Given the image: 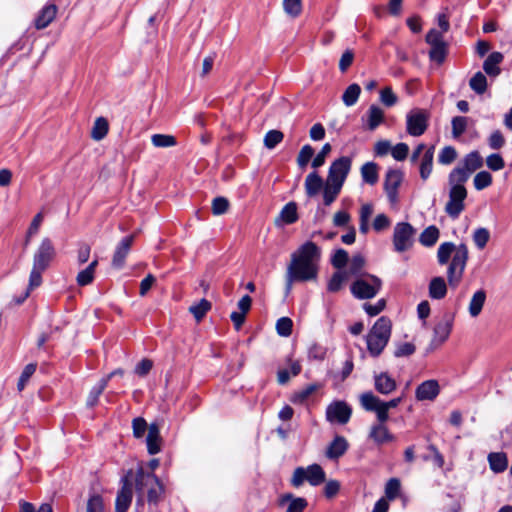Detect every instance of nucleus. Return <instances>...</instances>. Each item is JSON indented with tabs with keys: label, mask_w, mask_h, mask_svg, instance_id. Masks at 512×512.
Here are the masks:
<instances>
[{
	"label": "nucleus",
	"mask_w": 512,
	"mask_h": 512,
	"mask_svg": "<svg viewBox=\"0 0 512 512\" xmlns=\"http://www.w3.org/2000/svg\"><path fill=\"white\" fill-rule=\"evenodd\" d=\"M453 316L445 314L442 319L435 325L433 331L432 343L442 345L448 338L453 327Z\"/></svg>",
	"instance_id": "f3484780"
},
{
	"label": "nucleus",
	"mask_w": 512,
	"mask_h": 512,
	"mask_svg": "<svg viewBox=\"0 0 512 512\" xmlns=\"http://www.w3.org/2000/svg\"><path fill=\"white\" fill-rule=\"evenodd\" d=\"M439 236V229L436 226L431 225L422 231L419 236V242L425 247H432L438 241Z\"/></svg>",
	"instance_id": "f704fd0d"
},
{
	"label": "nucleus",
	"mask_w": 512,
	"mask_h": 512,
	"mask_svg": "<svg viewBox=\"0 0 512 512\" xmlns=\"http://www.w3.org/2000/svg\"><path fill=\"white\" fill-rule=\"evenodd\" d=\"M386 422L378 421L371 426L369 438L378 446L395 441V436L389 431Z\"/></svg>",
	"instance_id": "a211bd4d"
},
{
	"label": "nucleus",
	"mask_w": 512,
	"mask_h": 512,
	"mask_svg": "<svg viewBox=\"0 0 512 512\" xmlns=\"http://www.w3.org/2000/svg\"><path fill=\"white\" fill-rule=\"evenodd\" d=\"M473 183L476 190H483L491 185L492 176L487 171H480L475 175Z\"/></svg>",
	"instance_id": "8fccbe9b"
},
{
	"label": "nucleus",
	"mask_w": 512,
	"mask_h": 512,
	"mask_svg": "<svg viewBox=\"0 0 512 512\" xmlns=\"http://www.w3.org/2000/svg\"><path fill=\"white\" fill-rule=\"evenodd\" d=\"M20 512H53V508L48 503H43L36 511L34 505L27 501L20 502Z\"/></svg>",
	"instance_id": "69168bd1"
},
{
	"label": "nucleus",
	"mask_w": 512,
	"mask_h": 512,
	"mask_svg": "<svg viewBox=\"0 0 512 512\" xmlns=\"http://www.w3.org/2000/svg\"><path fill=\"white\" fill-rule=\"evenodd\" d=\"M298 220L297 204L295 202L287 203L275 219V225L280 227L283 225L293 224Z\"/></svg>",
	"instance_id": "5701e85b"
},
{
	"label": "nucleus",
	"mask_w": 512,
	"mask_h": 512,
	"mask_svg": "<svg viewBox=\"0 0 512 512\" xmlns=\"http://www.w3.org/2000/svg\"><path fill=\"white\" fill-rule=\"evenodd\" d=\"M415 233V228L408 222L397 223L393 232L395 251L402 253L409 250L413 246Z\"/></svg>",
	"instance_id": "9b49d317"
},
{
	"label": "nucleus",
	"mask_w": 512,
	"mask_h": 512,
	"mask_svg": "<svg viewBox=\"0 0 512 512\" xmlns=\"http://www.w3.org/2000/svg\"><path fill=\"white\" fill-rule=\"evenodd\" d=\"M342 188L337 186H333L331 184L325 183L323 190V203L325 206H330L340 194Z\"/></svg>",
	"instance_id": "49530a36"
},
{
	"label": "nucleus",
	"mask_w": 512,
	"mask_h": 512,
	"mask_svg": "<svg viewBox=\"0 0 512 512\" xmlns=\"http://www.w3.org/2000/svg\"><path fill=\"white\" fill-rule=\"evenodd\" d=\"M380 100L385 106L392 107L398 102V97L391 87H385L380 91Z\"/></svg>",
	"instance_id": "680f3d73"
},
{
	"label": "nucleus",
	"mask_w": 512,
	"mask_h": 512,
	"mask_svg": "<svg viewBox=\"0 0 512 512\" xmlns=\"http://www.w3.org/2000/svg\"><path fill=\"white\" fill-rule=\"evenodd\" d=\"M352 415L351 407L344 401H333L326 408V419L331 423L344 425Z\"/></svg>",
	"instance_id": "f8f14e48"
},
{
	"label": "nucleus",
	"mask_w": 512,
	"mask_h": 512,
	"mask_svg": "<svg viewBox=\"0 0 512 512\" xmlns=\"http://www.w3.org/2000/svg\"><path fill=\"white\" fill-rule=\"evenodd\" d=\"M349 261L348 252L342 248L337 249L331 258V264L336 269H342Z\"/></svg>",
	"instance_id": "4d7b16f0"
},
{
	"label": "nucleus",
	"mask_w": 512,
	"mask_h": 512,
	"mask_svg": "<svg viewBox=\"0 0 512 512\" xmlns=\"http://www.w3.org/2000/svg\"><path fill=\"white\" fill-rule=\"evenodd\" d=\"M349 444L345 437L337 435L328 445L325 455L330 460H337L348 450Z\"/></svg>",
	"instance_id": "4be33fe9"
},
{
	"label": "nucleus",
	"mask_w": 512,
	"mask_h": 512,
	"mask_svg": "<svg viewBox=\"0 0 512 512\" xmlns=\"http://www.w3.org/2000/svg\"><path fill=\"white\" fill-rule=\"evenodd\" d=\"M332 147L329 143H326L322 146L320 152L315 156V158L312 161V167L317 169L324 165L325 159L327 155L331 152Z\"/></svg>",
	"instance_id": "0e129e2a"
},
{
	"label": "nucleus",
	"mask_w": 512,
	"mask_h": 512,
	"mask_svg": "<svg viewBox=\"0 0 512 512\" xmlns=\"http://www.w3.org/2000/svg\"><path fill=\"white\" fill-rule=\"evenodd\" d=\"M283 9L286 14L295 18L299 16L302 11L301 0H283Z\"/></svg>",
	"instance_id": "6e6d98bb"
},
{
	"label": "nucleus",
	"mask_w": 512,
	"mask_h": 512,
	"mask_svg": "<svg viewBox=\"0 0 512 512\" xmlns=\"http://www.w3.org/2000/svg\"><path fill=\"white\" fill-rule=\"evenodd\" d=\"M289 502L286 512H303L307 506V501L304 498H294L292 494H284L280 498V504L284 505Z\"/></svg>",
	"instance_id": "2f4dec72"
},
{
	"label": "nucleus",
	"mask_w": 512,
	"mask_h": 512,
	"mask_svg": "<svg viewBox=\"0 0 512 512\" xmlns=\"http://www.w3.org/2000/svg\"><path fill=\"white\" fill-rule=\"evenodd\" d=\"M124 375H125L124 369H116V370L110 372L107 375V377L100 379L99 382L96 385H94L92 387V389L90 390V392L87 396L86 405L88 407H94L95 405H97L100 395L103 393V391L107 387L108 381L113 380L116 377L123 378Z\"/></svg>",
	"instance_id": "4468645a"
},
{
	"label": "nucleus",
	"mask_w": 512,
	"mask_h": 512,
	"mask_svg": "<svg viewBox=\"0 0 512 512\" xmlns=\"http://www.w3.org/2000/svg\"><path fill=\"white\" fill-rule=\"evenodd\" d=\"M360 93L361 87L358 84L349 85L342 95L343 103L348 107L353 106L358 101Z\"/></svg>",
	"instance_id": "58836bf2"
},
{
	"label": "nucleus",
	"mask_w": 512,
	"mask_h": 512,
	"mask_svg": "<svg viewBox=\"0 0 512 512\" xmlns=\"http://www.w3.org/2000/svg\"><path fill=\"white\" fill-rule=\"evenodd\" d=\"M86 512H105L103 497L99 494L91 495L87 501Z\"/></svg>",
	"instance_id": "de8ad7c7"
},
{
	"label": "nucleus",
	"mask_w": 512,
	"mask_h": 512,
	"mask_svg": "<svg viewBox=\"0 0 512 512\" xmlns=\"http://www.w3.org/2000/svg\"><path fill=\"white\" fill-rule=\"evenodd\" d=\"M151 142L155 147L168 148L176 145V138L168 134H154L151 137Z\"/></svg>",
	"instance_id": "79ce46f5"
},
{
	"label": "nucleus",
	"mask_w": 512,
	"mask_h": 512,
	"mask_svg": "<svg viewBox=\"0 0 512 512\" xmlns=\"http://www.w3.org/2000/svg\"><path fill=\"white\" fill-rule=\"evenodd\" d=\"M291 258L301 262L317 265V262L320 259V249L314 242L307 241L297 250V252L292 254Z\"/></svg>",
	"instance_id": "dca6fc26"
},
{
	"label": "nucleus",
	"mask_w": 512,
	"mask_h": 512,
	"mask_svg": "<svg viewBox=\"0 0 512 512\" xmlns=\"http://www.w3.org/2000/svg\"><path fill=\"white\" fill-rule=\"evenodd\" d=\"M314 155V149L310 145H304L298 156H297V164L300 168H304L310 162L311 158Z\"/></svg>",
	"instance_id": "13d9d810"
},
{
	"label": "nucleus",
	"mask_w": 512,
	"mask_h": 512,
	"mask_svg": "<svg viewBox=\"0 0 512 512\" xmlns=\"http://www.w3.org/2000/svg\"><path fill=\"white\" fill-rule=\"evenodd\" d=\"M409 153V146L406 143H398L391 148V154L397 161H403L407 158Z\"/></svg>",
	"instance_id": "338daca9"
},
{
	"label": "nucleus",
	"mask_w": 512,
	"mask_h": 512,
	"mask_svg": "<svg viewBox=\"0 0 512 512\" xmlns=\"http://www.w3.org/2000/svg\"><path fill=\"white\" fill-rule=\"evenodd\" d=\"M56 257V249L48 237L42 239L33 255V265L30 271V286L39 287L42 284V274Z\"/></svg>",
	"instance_id": "f03ea898"
},
{
	"label": "nucleus",
	"mask_w": 512,
	"mask_h": 512,
	"mask_svg": "<svg viewBox=\"0 0 512 512\" xmlns=\"http://www.w3.org/2000/svg\"><path fill=\"white\" fill-rule=\"evenodd\" d=\"M293 322L289 317H281L276 322V331L282 337H288L292 333Z\"/></svg>",
	"instance_id": "864d4df0"
},
{
	"label": "nucleus",
	"mask_w": 512,
	"mask_h": 512,
	"mask_svg": "<svg viewBox=\"0 0 512 512\" xmlns=\"http://www.w3.org/2000/svg\"><path fill=\"white\" fill-rule=\"evenodd\" d=\"M384 121V111L377 105H371L367 111V128L374 131Z\"/></svg>",
	"instance_id": "7c9ffc66"
},
{
	"label": "nucleus",
	"mask_w": 512,
	"mask_h": 512,
	"mask_svg": "<svg viewBox=\"0 0 512 512\" xmlns=\"http://www.w3.org/2000/svg\"><path fill=\"white\" fill-rule=\"evenodd\" d=\"M434 149V146L426 149L420 161L419 172L424 181L430 177L433 170Z\"/></svg>",
	"instance_id": "cd10ccee"
},
{
	"label": "nucleus",
	"mask_w": 512,
	"mask_h": 512,
	"mask_svg": "<svg viewBox=\"0 0 512 512\" xmlns=\"http://www.w3.org/2000/svg\"><path fill=\"white\" fill-rule=\"evenodd\" d=\"M132 429L135 438H142L147 432L145 442L150 455H155L161 451L162 439L157 424L152 423L148 426L144 418L136 417L132 421Z\"/></svg>",
	"instance_id": "20e7f679"
},
{
	"label": "nucleus",
	"mask_w": 512,
	"mask_h": 512,
	"mask_svg": "<svg viewBox=\"0 0 512 512\" xmlns=\"http://www.w3.org/2000/svg\"><path fill=\"white\" fill-rule=\"evenodd\" d=\"M382 288V280L373 274H364V277L356 279L351 287L352 295L357 299H371L375 297Z\"/></svg>",
	"instance_id": "423d86ee"
},
{
	"label": "nucleus",
	"mask_w": 512,
	"mask_h": 512,
	"mask_svg": "<svg viewBox=\"0 0 512 512\" xmlns=\"http://www.w3.org/2000/svg\"><path fill=\"white\" fill-rule=\"evenodd\" d=\"M98 260H93L84 270H81L77 277L76 282L79 286H86L93 282Z\"/></svg>",
	"instance_id": "e433bc0d"
},
{
	"label": "nucleus",
	"mask_w": 512,
	"mask_h": 512,
	"mask_svg": "<svg viewBox=\"0 0 512 512\" xmlns=\"http://www.w3.org/2000/svg\"><path fill=\"white\" fill-rule=\"evenodd\" d=\"M429 57L431 60L442 63L447 54V44L430 45Z\"/></svg>",
	"instance_id": "5fc2aeb1"
},
{
	"label": "nucleus",
	"mask_w": 512,
	"mask_h": 512,
	"mask_svg": "<svg viewBox=\"0 0 512 512\" xmlns=\"http://www.w3.org/2000/svg\"><path fill=\"white\" fill-rule=\"evenodd\" d=\"M374 388L382 395H389L397 388V383L387 372L375 373Z\"/></svg>",
	"instance_id": "aec40b11"
},
{
	"label": "nucleus",
	"mask_w": 512,
	"mask_h": 512,
	"mask_svg": "<svg viewBox=\"0 0 512 512\" xmlns=\"http://www.w3.org/2000/svg\"><path fill=\"white\" fill-rule=\"evenodd\" d=\"M109 131V123L105 117H98L94 121L92 130H91V138L95 141H100L104 139Z\"/></svg>",
	"instance_id": "72a5a7b5"
},
{
	"label": "nucleus",
	"mask_w": 512,
	"mask_h": 512,
	"mask_svg": "<svg viewBox=\"0 0 512 512\" xmlns=\"http://www.w3.org/2000/svg\"><path fill=\"white\" fill-rule=\"evenodd\" d=\"M391 329L392 322L388 317L382 316L377 319L366 337L367 349L371 356L378 357L383 352L389 342Z\"/></svg>",
	"instance_id": "7ed1b4c3"
},
{
	"label": "nucleus",
	"mask_w": 512,
	"mask_h": 512,
	"mask_svg": "<svg viewBox=\"0 0 512 512\" xmlns=\"http://www.w3.org/2000/svg\"><path fill=\"white\" fill-rule=\"evenodd\" d=\"M36 368H37V364L36 363H29V364H27L24 367V369H23V371H22V373H21V375H20V377L18 379V383H17L18 391L21 392L22 390H24V388H25L26 384L28 383L29 379L35 373Z\"/></svg>",
	"instance_id": "a18cd8bd"
},
{
	"label": "nucleus",
	"mask_w": 512,
	"mask_h": 512,
	"mask_svg": "<svg viewBox=\"0 0 512 512\" xmlns=\"http://www.w3.org/2000/svg\"><path fill=\"white\" fill-rule=\"evenodd\" d=\"M318 389V385L310 384L306 386L304 389L298 391L293 396V401L298 403H303L305 400L309 398L316 390Z\"/></svg>",
	"instance_id": "e2e57ef3"
},
{
	"label": "nucleus",
	"mask_w": 512,
	"mask_h": 512,
	"mask_svg": "<svg viewBox=\"0 0 512 512\" xmlns=\"http://www.w3.org/2000/svg\"><path fill=\"white\" fill-rule=\"evenodd\" d=\"M451 186L449 191V200L445 205V212L453 219H457L465 209L464 200L467 197V190L464 187L465 182H453L449 177Z\"/></svg>",
	"instance_id": "0eeeda50"
},
{
	"label": "nucleus",
	"mask_w": 512,
	"mask_h": 512,
	"mask_svg": "<svg viewBox=\"0 0 512 512\" xmlns=\"http://www.w3.org/2000/svg\"><path fill=\"white\" fill-rule=\"evenodd\" d=\"M210 309L211 303L206 299H201L197 304L190 306L189 311L197 321H200Z\"/></svg>",
	"instance_id": "c03bdc74"
},
{
	"label": "nucleus",
	"mask_w": 512,
	"mask_h": 512,
	"mask_svg": "<svg viewBox=\"0 0 512 512\" xmlns=\"http://www.w3.org/2000/svg\"><path fill=\"white\" fill-rule=\"evenodd\" d=\"M490 469L495 473H501L508 467V459L503 452H492L488 455Z\"/></svg>",
	"instance_id": "c756f323"
},
{
	"label": "nucleus",
	"mask_w": 512,
	"mask_h": 512,
	"mask_svg": "<svg viewBox=\"0 0 512 512\" xmlns=\"http://www.w3.org/2000/svg\"><path fill=\"white\" fill-rule=\"evenodd\" d=\"M351 166L352 158L349 156H342L334 160L329 167L325 183L342 188L351 170Z\"/></svg>",
	"instance_id": "9d476101"
},
{
	"label": "nucleus",
	"mask_w": 512,
	"mask_h": 512,
	"mask_svg": "<svg viewBox=\"0 0 512 512\" xmlns=\"http://www.w3.org/2000/svg\"><path fill=\"white\" fill-rule=\"evenodd\" d=\"M283 137L284 135L281 131L270 130L264 137V145L268 149H273L283 140Z\"/></svg>",
	"instance_id": "3c124183"
},
{
	"label": "nucleus",
	"mask_w": 512,
	"mask_h": 512,
	"mask_svg": "<svg viewBox=\"0 0 512 512\" xmlns=\"http://www.w3.org/2000/svg\"><path fill=\"white\" fill-rule=\"evenodd\" d=\"M429 297L435 300L443 299L447 294V284L443 277L437 276L430 280L428 286Z\"/></svg>",
	"instance_id": "bb28decb"
},
{
	"label": "nucleus",
	"mask_w": 512,
	"mask_h": 512,
	"mask_svg": "<svg viewBox=\"0 0 512 512\" xmlns=\"http://www.w3.org/2000/svg\"><path fill=\"white\" fill-rule=\"evenodd\" d=\"M503 55L500 52H492L484 61L483 69L490 76L500 74L499 64L503 61Z\"/></svg>",
	"instance_id": "c85d7f7f"
},
{
	"label": "nucleus",
	"mask_w": 512,
	"mask_h": 512,
	"mask_svg": "<svg viewBox=\"0 0 512 512\" xmlns=\"http://www.w3.org/2000/svg\"><path fill=\"white\" fill-rule=\"evenodd\" d=\"M121 489L119 490L116 501L115 511L116 512H127L128 511V471L123 472L121 476Z\"/></svg>",
	"instance_id": "393cba45"
},
{
	"label": "nucleus",
	"mask_w": 512,
	"mask_h": 512,
	"mask_svg": "<svg viewBox=\"0 0 512 512\" xmlns=\"http://www.w3.org/2000/svg\"><path fill=\"white\" fill-rule=\"evenodd\" d=\"M470 88L477 94H483L487 89V78L482 72H477L469 81Z\"/></svg>",
	"instance_id": "ea45409f"
},
{
	"label": "nucleus",
	"mask_w": 512,
	"mask_h": 512,
	"mask_svg": "<svg viewBox=\"0 0 512 512\" xmlns=\"http://www.w3.org/2000/svg\"><path fill=\"white\" fill-rule=\"evenodd\" d=\"M430 113L426 109L413 108L406 114V131L410 136L423 135L429 126Z\"/></svg>",
	"instance_id": "1a4fd4ad"
},
{
	"label": "nucleus",
	"mask_w": 512,
	"mask_h": 512,
	"mask_svg": "<svg viewBox=\"0 0 512 512\" xmlns=\"http://www.w3.org/2000/svg\"><path fill=\"white\" fill-rule=\"evenodd\" d=\"M229 207V202L224 197H216L212 202V212L214 215L224 214Z\"/></svg>",
	"instance_id": "774afa93"
},
{
	"label": "nucleus",
	"mask_w": 512,
	"mask_h": 512,
	"mask_svg": "<svg viewBox=\"0 0 512 512\" xmlns=\"http://www.w3.org/2000/svg\"><path fill=\"white\" fill-rule=\"evenodd\" d=\"M324 186L325 182L316 171L309 173L305 178V192L309 197L316 196L320 190H324Z\"/></svg>",
	"instance_id": "b1692460"
},
{
	"label": "nucleus",
	"mask_w": 512,
	"mask_h": 512,
	"mask_svg": "<svg viewBox=\"0 0 512 512\" xmlns=\"http://www.w3.org/2000/svg\"><path fill=\"white\" fill-rule=\"evenodd\" d=\"M58 7L54 3H47L36 15L34 27L42 30L48 27L56 18Z\"/></svg>",
	"instance_id": "6ab92c4d"
},
{
	"label": "nucleus",
	"mask_w": 512,
	"mask_h": 512,
	"mask_svg": "<svg viewBox=\"0 0 512 512\" xmlns=\"http://www.w3.org/2000/svg\"><path fill=\"white\" fill-rule=\"evenodd\" d=\"M485 301L486 292L483 289H480L473 294L468 307L471 317H477L481 313Z\"/></svg>",
	"instance_id": "473e14b6"
},
{
	"label": "nucleus",
	"mask_w": 512,
	"mask_h": 512,
	"mask_svg": "<svg viewBox=\"0 0 512 512\" xmlns=\"http://www.w3.org/2000/svg\"><path fill=\"white\" fill-rule=\"evenodd\" d=\"M469 257L468 248L465 244L456 246L452 242H443L437 250V261L440 265H445L451 259L447 268L448 284L452 288L460 284Z\"/></svg>",
	"instance_id": "f257e3e1"
},
{
	"label": "nucleus",
	"mask_w": 512,
	"mask_h": 512,
	"mask_svg": "<svg viewBox=\"0 0 512 512\" xmlns=\"http://www.w3.org/2000/svg\"><path fill=\"white\" fill-rule=\"evenodd\" d=\"M128 256V235L124 236L119 244L116 246L111 266L114 269H121L125 265L126 257Z\"/></svg>",
	"instance_id": "a878e982"
},
{
	"label": "nucleus",
	"mask_w": 512,
	"mask_h": 512,
	"mask_svg": "<svg viewBox=\"0 0 512 512\" xmlns=\"http://www.w3.org/2000/svg\"><path fill=\"white\" fill-rule=\"evenodd\" d=\"M401 484L399 479L391 478L385 486V495L389 500H394L400 492Z\"/></svg>",
	"instance_id": "052dcab7"
},
{
	"label": "nucleus",
	"mask_w": 512,
	"mask_h": 512,
	"mask_svg": "<svg viewBox=\"0 0 512 512\" xmlns=\"http://www.w3.org/2000/svg\"><path fill=\"white\" fill-rule=\"evenodd\" d=\"M440 393V386L436 380L422 382L415 391L416 399L419 401L434 400Z\"/></svg>",
	"instance_id": "412c9836"
},
{
	"label": "nucleus",
	"mask_w": 512,
	"mask_h": 512,
	"mask_svg": "<svg viewBox=\"0 0 512 512\" xmlns=\"http://www.w3.org/2000/svg\"><path fill=\"white\" fill-rule=\"evenodd\" d=\"M348 275L346 271H337L335 272L331 279L328 282L327 289L330 292H338L343 283L347 280Z\"/></svg>",
	"instance_id": "37998d69"
},
{
	"label": "nucleus",
	"mask_w": 512,
	"mask_h": 512,
	"mask_svg": "<svg viewBox=\"0 0 512 512\" xmlns=\"http://www.w3.org/2000/svg\"><path fill=\"white\" fill-rule=\"evenodd\" d=\"M305 470L307 472L306 480L312 486H318L325 481V472L320 465L312 464L309 465Z\"/></svg>",
	"instance_id": "c9c22d12"
},
{
	"label": "nucleus",
	"mask_w": 512,
	"mask_h": 512,
	"mask_svg": "<svg viewBox=\"0 0 512 512\" xmlns=\"http://www.w3.org/2000/svg\"><path fill=\"white\" fill-rule=\"evenodd\" d=\"M287 270L294 278H298L299 282L309 281L316 278L318 268L316 264H309L291 258Z\"/></svg>",
	"instance_id": "ddd939ff"
},
{
	"label": "nucleus",
	"mask_w": 512,
	"mask_h": 512,
	"mask_svg": "<svg viewBox=\"0 0 512 512\" xmlns=\"http://www.w3.org/2000/svg\"><path fill=\"white\" fill-rule=\"evenodd\" d=\"M359 400L364 410L376 413L378 421L387 422L389 409L396 408L402 402L403 397L383 401L372 392H365L360 395Z\"/></svg>",
	"instance_id": "39448f33"
},
{
	"label": "nucleus",
	"mask_w": 512,
	"mask_h": 512,
	"mask_svg": "<svg viewBox=\"0 0 512 512\" xmlns=\"http://www.w3.org/2000/svg\"><path fill=\"white\" fill-rule=\"evenodd\" d=\"M361 176L365 183L374 185L378 181V166L374 162H367L361 167Z\"/></svg>",
	"instance_id": "4c0bfd02"
},
{
	"label": "nucleus",
	"mask_w": 512,
	"mask_h": 512,
	"mask_svg": "<svg viewBox=\"0 0 512 512\" xmlns=\"http://www.w3.org/2000/svg\"><path fill=\"white\" fill-rule=\"evenodd\" d=\"M403 181V173L400 170H389L384 180V190L388 200L395 204L398 201V189Z\"/></svg>",
	"instance_id": "2eb2a0df"
},
{
	"label": "nucleus",
	"mask_w": 512,
	"mask_h": 512,
	"mask_svg": "<svg viewBox=\"0 0 512 512\" xmlns=\"http://www.w3.org/2000/svg\"><path fill=\"white\" fill-rule=\"evenodd\" d=\"M364 266H365L364 257L360 254L354 255L349 262L348 270L346 271L347 275H352V276L363 275L362 270H363Z\"/></svg>",
	"instance_id": "a19ab883"
},
{
	"label": "nucleus",
	"mask_w": 512,
	"mask_h": 512,
	"mask_svg": "<svg viewBox=\"0 0 512 512\" xmlns=\"http://www.w3.org/2000/svg\"><path fill=\"white\" fill-rule=\"evenodd\" d=\"M483 165V159L477 151L467 154L463 161L449 174L453 182H467L471 174Z\"/></svg>",
	"instance_id": "6e6552de"
},
{
	"label": "nucleus",
	"mask_w": 512,
	"mask_h": 512,
	"mask_svg": "<svg viewBox=\"0 0 512 512\" xmlns=\"http://www.w3.org/2000/svg\"><path fill=\"white\" fill-rule=\"evenodd\" d=\"M490 239V233L486 228H477L473 233V241L478 249H483Z\"/></svg>",
	"instance_id": "603ef678"
},
{
	"label": "nucleus",
	"mask_w": 512,
	"mask_h": 512,
	"mask_svg": "<svg viewBox=\"0 0 512 512\" xmlns=\"http://www.w3.org/2000/svg\"><path fill=\"white\" fill-rule=\"evenodd\" d=\"M452 124V135L454 138L460 137L467 128V118L462 116H456L451 121Z\"/></svg>",
	"instance_id": "bf43d9fd"
},
{
	"label": "nucleus",
	"mask_w": 512,
	"mask_h": 512,
	"mask_svg": "<svg viewBox=\"0 0 512 512\" xmlns=\"http://www.w3.org/2000/svg\"><path fill=\"white\" fill-rule=\"evenodd\" d=\"M457 158V151L452 146H445L438 155V162L442 165H449Z\"/></svg>",
	"instance_id": "09e8293b"
}]
</instances>
